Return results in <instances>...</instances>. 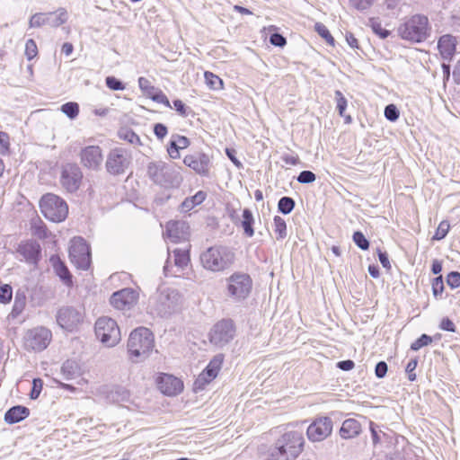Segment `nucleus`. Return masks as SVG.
<instances>
[{"mask_svg": "<svg viewBox=\"0 0 460 460\" xmlns=\"http://www.w3.org/2000/svg\"><path fill=\"white\" fill-rule=\"evenodd\" d=\"M305 438L298 430L285 432L270 449L269 460H294L303 451Z\"/></svg>", "mask_w": 460, "mask_h": 460, "instance_id": "obj_1", "label": "nucleus"}, {"mask_svg": "<svg viewBox=\"0 0 460 460\" xmlns=\"http://www.w3.org/2000/svg\"><path fill=\"white\" fill-rule=\"evenodd\" d=\"M180 169L164 161H152L147 164V175L164 188H178L183 181Z\"/></svg>", "mask_w": 460, "mask_h": 460, "instance_id": "obj_2", "label": "nucleus"}, {"mask_svg": "<svg viewBox=\"0 0 460 460\" xmlns=\"http://www.w3.org/2000/svg\"><path fill=\"white\" fill-rule=\"evenodd\" d=\"M154 348V336L145 327H139L131 332L128 341V350L133 362L145 359Z\"/></svg>", "mask_w": 460, "mask_h": 460, "instance_id": "obj_3", "label": "nucleus"}, {"mask_svg": "<svg viewBox=\"0 0 460 460\" xmlns=\"http://www.w3.org/2000/svg\"><path fill=\"white\" fill-rule=\"evenodd\" d=\"M429 19L422 14H415L406 20L398 28L402 39L411 42H422L430 35Z\"/></svg>", "mask_w": 460, "mask_h": 460, "instance_id": "obj_4", "label": "nucleus"}, {"mask_svg": "<svg viewBox=\"0 0 460 460\" xmlns=\"http://www.w3.org/2000/svg\"><path fill=\"white\" fill-rule=\"evenodd\" d=\"M234 261V253L225 246H213L200 256L202 266L212 272L223 271L229 268Z\"/></svg>", "mask_w": 460, "mask_h": 460, "instance_id": "obj_5", "label": "nucleus"}, {"mask_svg": "<svg viewBox=\"0 0 460 460\" xmlns=\"http://www.w3.org/2000/svg\"><path fill=\"white\" fill-rule=\"evenodd\" d=\"M181 296L173 288L161 287L150 299L152 309L160 316L164 317L176 312L180 307Z\"/></svg>", "mask_w": 460, "mask_h": 460, "instance_id": "obj_6", "label": "nucleus"}, {"mask_svg": "<svg viewBox=\"0 0 460 460\" xmlns=\"http://www.w3.org/2000/svg\"><path fill=\"white\" fill-rule=\"evenodd\" d=\"M40 208L44 217L53 222L65 220L68 214L66 201L52 193H48L41 198Z\"/></svg>", "mask_w": 460, "mask_h": 460, "instance_id": "obj_7", "label": "nucleus"}, {"mask_svg": "<svg viewBox=\"0 0 460 460\" xmlns=\"http://www.w3.org/2000/svg\"><path fill=\"white\" fill-rule=\"evenodd\" d=\"M95 334L107 347H113L120 341V331L115 320L108 316L100 317L95 323Z\"/></svg>", "mask_w": 460, "mask_h": 460, "instance_id": "obj_8", "label": "nucleus"}, {"mask_svg": "<svg viewBox=\"0 0 460 460\" xmlns=\"http://www.w3.org/2000/svg\"><path fill=\"white\" fill-rule=\"evenodd\" d=\"M252 287V281L248 274L236 272L227 279V292L234 300L245 299L251 293Z\"/></svg>", "mask_w": 460, "mask_h": 460, "instance_id": "obj_9", "label": "nucleus"}, {"mask_svg": "<svg viewBox=\"0 0 460 460\" xmlns=\"http://www.w3.org/2000/svg\"><path fill=\"white\" fill-rule=\"evenodd\" d=\"M69 258L71 262L83 270L89 269L91 264L90 248L84 238L75 237L71 240L69 247Z\"/></svg>", "mask_w": 460, "mask_h": 460, "instance_id": "obj_10", "label": "nucleus"}, {"mask_svg": "<svg viewBox=\"0 0 460 460\" xmlns=\"http://www.w3.org/2000/svg\"><path fill=\"white\" fill-rule=\"evenodd\" d=\"M84 311L74 306H63L57 314V323L64 330L74 332L83 323Z\"/></svg>", "mask_w": 460, "mask_h": 460, "instance_id": "obj_11", "label": "nucleus"}, {"mask_svg": "<svg viewBox=\"0 0 460 460\" xmlns=\"http://www.w3.org/2000/svg\"><path fill=\"white\" fill-rule=\"evenodd\" d=\"M129 153L121 147H116L110 151L106 159L107 172L113 175L122 174L130 164Z\"/></svg>", "mask_w": 460, "mask_h": 460, "instance_id": "obj_12", "label": "nucleus"}, {"mask_svg": "<svg viewBox=\"0 0 460 460\" xmlns=\"http://www.w3.org/2000/svg\"><path fill=\"white\" fill-rule=\"evenodd\" d=\"M235 335V328L232 320H221L210 331V342L222 348L229 343Z\"/></svg>", "mask_w": 460, "mask_h": 460, "instance_id": "obj_13", "label": "nucleus"}, {"mask_svg": "<svg viewBox=\"0 0 460 460\" xmlns=\"http://www.w3.org/2000/svg\"><path fill=\"white\" fill-rule=\"evenodd\" d=\"M67 19L68 14L65 8H58L55 12L33 14L29 21V26L31 28H38L43 25L58 27L66 22Z\"/></svg>", "mask_w": 460, "mask_h": 460, "instance_id": "obj_14", "label": "nucleus"}, {"mask_svg": "<svg viewBox=\"0 0 460 460\" xmlns=\"http://www.w3.org/2000/svg\"><path fill=\"white\" fill-rule=\"evenodd\" d=\"M51 332L45 327H37L29 330L24 336V346L27 349L41 351L45 349L51 341Z\"/></svg>", "mask_w": 460, "mask_h": 460, "instance_id": "obj_15", "label": "nucleus"}, {"mask_svg": "<svg viewBox=\"0 0 460 460\" xmlns=\"http://www.w3.org/2000/svg\"><path fill=\"white\" fill-rule=\"evenodd\" d=\"M83 172L75 164H66L62 167L60 182L68 192L76 191L82 183Z\"/></svg>", "mask_w": 460, "mask_h": 460, "instance_id": "obj_16", "label": "nucleus"}, {"mask_svg": "<svg viewBox=\"0 0 460 460\" xmlns=\"http://www.w3.org/2000/svg\"><path fill=\"white\" fill-rule=\"evenodd\" d=\"M222 363V355H217L210 360L207 367L199 375L194 382L193 388L195 392L203 390L208 384L217 377Z\"/></svg>", "mask_w": 460, "mask_h": 460, "instance_id": "obj_17", "label": "nucleus"}, {"mask_svg": "<svg viewBox=\"0 0 460 460\" xmlns=\"http://www.w3.org/2000/svg\"><path fill=\"white\" fill-rule=\"evenodd\" d=\"M332 431V420L329 417H320L312 422L306 430L308 439L320 442L328 438Z\"/></svg>", "mask_w": 460, "mask_h": 460, "instance_id": "obj_18", "label": "nucleus"}, {"mask_svg": "<svg viewBox=\"0 0 460 460\" xmlns=\"http://www.w3.org/2000/svg\"><path fill=\"white\" fill-rule=\"evenodd\" d=\"M183 164L200 176H209L212 163L209 155L205 153L187 155Z\"/></svg>", "mask_w": 460, "mask_h": 460, "instance_id": "obj_19", "label": "nucleus"}, {"mask_svg": "<svg viewBox=\"0 0 460 460\" xmlns=\"http://www.w3.org/2000/svg\"><path fill=\"white\" fill-rule=\"evenodd\" d=\"M137 291L127 288L114 292L111 296L110 302L119 310H129L137 303Z\"/></svg>", "mask_w": 460, "mask_h": 460, "instance_id": "obj_20", "label": "nucleus"}, {"mask_svg": "<svg viewBox=\"0 0 460 460\" xmlns=\"http://www.w3.org/2000/svg\"><path fill=\"white\" fill-rule=\"evenodd\" d=\"M80 161L84 167L98 171L102 164L103 155L99 146H88L81 149Z\"/></svg>", "mask_w": 460, "mask_h": 460, "instance_id": "obj_21", "label": "nucleus"}, {"mask_svg": "<svg viewBox=\"0 0 460 460\" xmlns=\"http://www.w3.org/2000/svg\"><path fill=\"white\" fill-rule=\"evenodd\" d=\"M157 385L159 390L168 396L177 395L183 389V383L180 378L167 374L159 377Z\"/></svg>", "mask_w": 460, "mask_h": 460, "instance_id": "obj_22", "label": "nucleus"}, {"mask_svg": "<svg viewBox=\"0 0 460 460\" xmlns=\"http://www.w3.org/2000/svg\"><path fill=\"white\" fill-rule=\"evenodd\" d=\"M164 235L172 243L186 241L189 237V226L183 221H170L166 225Z\"/></svg>", "mask_w": 460, "mask_h": 460, "instance_id": "obj_23", "label": "nucleus"}, {"mask_svg": "<svg viewBox=\"0 0 460 460\" xmlns=\"http://www.w3.org/2000/svg\"><path fill=\"white\" fill-rule=\"evenodd\" d=\"M16 252L28 263L36 264L40 255V246L35 241L22 242Z\"/></svg>", "mask_w": 460, "mask_h": 460, "instance_id": "obj_24", "label": "nucleus"}, {"mask_svg": "<svg viewBox=\"0 0 460 460\" xmlns=\"http://www.w3.org/2000/svg\"><path fill=\"white\" fill-rule=\"evenodd\" d=\"M360 431V423L355 419H348L343 421L340 434L342 438L349 439L357 437Z\"/></svg>", "mask_w": 460, "mask_h": 460, "instance_id": "obj_25", "label": "nucleus"}, {"mask_svg": "<svg viewBox=\"0 0 460 460\" xmlns=\"http://www.w3.org/2000/svg\"><path fill=\"white\" fill-rule=\"evenodd\" d=\"M456 39L449 34L443 35L439 38L438 48L443 58H449L454 55L456 51Z\"/></svg>", "mask_w": 460, "mask_h": 460, "instance_id": "obj_26", "label": "nucleus"}, {"mask_svg": "<svg viewBox=\"0 0 460 460\" xmlns=\"http://www.w3.org/2000/svg\"><path fill=\"white\" fill-rule=\"evenodd\" d=\"M27 304V295L25 290L18 289L15 292L13 305L8 317L12 319L18 318L24 311Z\"/></svg>", "mask_w": 460, "mask_h": 460, "instance_id": "obj_27", "label": "nucleus"}, {"mask_svg": "<svg viewBox=\"0 0 460 460\" xmlns=\"http://www.w3.org/2000/svg\"><path fill=\"white\" fill-rule=\"evenodd\" d=\"M30 414L27 407L17 405L9 409L4 414V420L9 424H14L22 421Z\"/></svg>", "mask_w": 460, "mask_h": 460, "instance_id": "obj_28", "label": "nucleus"}, {"mask_svg": "<svg viewBox=\"0 0 460 460\" xmlns=\"http://www.w3.org/2000/svg\"><path fill=\"white\" fill-rule=\"evenodd\" d=\"M61 373L65 379L73 380L80 377L82 375V368L79 363L73 359L65 361L61 367Z\"/></svg>", "mask_w": 460, "mask_h": 460, "instance_id": "obj_29", "label": "nucleus"}, {"mask_svg": "<svg viewBox=\"0 0 460 460\" xmlns=\"http://www.w3.org/2000/svg\"><path fill=\"white\" fill-rule=\"evenodd\" d=\"M51 261L53 262L57 275L63 280V282L66 286H71L72 276L66 266L64 264V262H62L58 257H52Z\"/></svg>", "mask_w": 460, "mask_h": 460, "instance_id": "obj_30", "label": "nucleus"}, {"mask_svg": "<svg viewBox=\"0 0 460 460\" xmlns=\"http://www.w3.org/2000/svg\"><path fill=\"white\" fill-rule=\"evenodd\" d=\"M207 198V193L203 190L198 191L195 195L186 198L181 203V210L183 212H189L196 206L201 204Z\"/></svg>", "mask_w": 460, "mask_h": 460, "instance_id": "obj_31", "label": "nucleus"}, {"mask_svg": "<svg viewBox=\"0 0 460 460\" xmlns=\"http://www.w3.org/2000/svg\"><path fill=\"white\" fill-rule=\"evenodd\" d=\"M174 266L179 270H183L190 261L188 245L184 248H178L172 251Z\"/></svg>", "mask_w": 460, "mask_h": 460, "instance_id": "obj_32", "label": "nucleus"}, {"mask_svg": "<svg viewBox=\"0 0 460 460\" xmlns=\"http://www.w3.org/2000/svg\"><path fill=\"white\" fill-rule=\"evenodd\" d=\"M254 217L252 211L249 208H244L243 210V220L241 222V226L243 229L245 235L248 237H252L254 234L253 226Z\"/></svg>", "mask_w": 460, "mask_h": 460, "instance_id": "obj_33", "label": "nucleus"}, {"mask_svg": "<svg viewBox=\"0 0 460 460\" xmlns=\"http://www.w3.org/2000/svg\"><path fill=\"white\" fill-rule=\"evenodd\" d=\"M108 398L113 402H126L129 398V393L123 387H116L110 392Z\"/></svg>", "mask_w": 460, "mask_h": 460, "instance_id": "obj_34", "label": "nucleus"}, {"mask_svg": "<svg viewBox=\"0 0 460 460\" xmlns=\"http://www.w3.org/2000/svg\"><path fill=\"white\" fill-rule=\"evenodd\" d=\"M274 232L277 234L278 240H282L287 236V224L286 221L279 216H275L273 218Z\"/></svg>", "mask_w": 460, "mask_h": 460, "instance_id": "obj_35", "label": "nucleus"}, {"mask_svg": "<svg viewBox=\"0 0 460 460\" xmlns=\"http://www.w3.org/2000/svg\"><path fill=\"white\" fill-rule=\"evenodd\" d=\"M207 85L212 90H219L223 87V81L217 75L211 72H205L204 74Z\"/></svg>", "mask_w": 460, "mask_h": 460, "instance_id": "obj_36", "label": "nucleus"}, {"mask_svg": "<svg viewBox=\"0 0 460 460\" xmlns=\"http://www.w3.org/2000/svg\"><path fill=\"white\" fill-rule=\"evenodd\" d=\"M295 208V200L290 197H282L278 202V209L282 214H289Z\"/></svg>", "mask_w": 460, "mask_h": 460, "instance_id": "obj_37", "label": "nucleus"}, {"mask_svg": "<svg viewBox=\"0 0 460 460\" xmlns=\"http://www.w3.org/2000/svg\"><path fill=\"white\" fill-rule=\"evenodd\" d=\"M138 86L142 93L149 98H151L157 90L156 87L151 84L147 78L143 76L138 78Z\"/></svg>", "mask_w": 460, "mask_h": 460, "instance_id": "obj_38", "label": "nucleus"}, {"mask_svg": "<svg viewBox=\"0 0 460 460\" xmlns=\"http://www.w3.org/2000/svg\"><path fill=\"white\" fill-rule=\"evenodd\" d=\"M369 26L371 27L374 33L378 35L381 39H386L390 35V31L384 29L381 22L377 19H370Z\"/></svg>", "mask_w": 460, "mask_h": 460, "instance_id": "obj_39", "label": "nucleus"}, {"mask_svg": "<svg viewBox=\"0 0 460 460\" xmlns=\"http://www.w3.org/2000/svg\"><path fill=\"white\" fill-rule=\"evenodd\" d=\"M61 111L69 119H73L77 117L79 113V105L76 102H66L61 106Z\"/></svg>", "mask_w": 460, "mask_h": 460, "instance_id": "obj_40", "label": "nucleus"}, {"mask_svg": "<svg viewBox=\"0 0 460 460\" xmlns=\"http://www.w3.org/2000/svg\"><path fill=\"white\" fill-rule=\"evenodd\" d=\"M314 29H315V31H317V33L322 38H323L326 40L327 43H329L332 46L334 45V39L332 36V34L330 33V31L327 29V27L323 23L316 22L315 25H314Z\"/></svg>", "mask_w": 460, "mask_h": 460, "instance_id": "obj_41", "label": "nucleus"}, {"mask_svg": "<svg viewBox=\"0 0 460 460\" xmlns=\"http://www.w3.org/2000/svg\"><path fill=\"white\" fill-rule=\"evenodd\" d=\"M13 297V288L8 284H3L0 286V303L8 304L11 302Z\"/></svg>", "mask_w": 460, "mask_h": 460, "instance_id": "obj_42", "label": "nucleus"}, {"mask_svg": "<svg viewBox=\"0 0 460 460\" xmlns=\"http://www.w3.org/2000/svg\"><path fill=\"white\" fill-rule=\"evenodd\" d=\"M432 342V338L427 334H422L419 339H417L411 345V349L417 351L422 347L428 346Z\"/></svg>", "mask_w": 460, "mask_h": 460, "instance_id": "obj_43", "label": "nucleus"}, {"mask_svg": "<svg viewBox=\"0 0 460 460\" xmlns=\"http://www.w3.org/2000/svg\"><path fill=\"white\" fill-rule=\"evenodd\" d=\"M444 291L442 276L436 277L432 281V293L435 297H440Z\"/></svg>", "mask_w": 460, "mask_h": 460, "instance_id": "obj_44", "label": "nucleus"}, {"mask_svg": "<svg viewBox=\"0 0 460 460\" xmlns=\"http://www.w3.org/2000/svg\"><path fill=\"white\" fill-rule=\"evenodd\" d=\"M353 241L361 250H367L369 247V242L359 231H357L353 234Z\"/></svg>", "mask_w": 460, "mask_h": 460, "instance_id": "obj_45", "label": "nucleus"}, {"mask_svg": "<svg viewBox=\"0 0 460 460\" xmlns=\"http://www.w3.org/2000/svg\"><path fill=\"white\" fill-rule=\"evenodd\" d=\"M449 223L447 221H441L438 225L437 231L433 236L435 240H441L446 237L449 230Z\"/></svg>", "mask_w": 460, "mask_h": 460, "instance_id": "obj_46", "label": "nucleus"}, {"mask_svg": "<svg viewBox=\"0 0 460 460\" xmlns=\"http://www.w3.org/2000/svg\"><path fill=\"white\" fill-rule=\"evenodd\" d=\"M400 112L394 104H389L385 108V117L390 121L398 119Z\"/></svg>", "mask_w": 460, "mask_h": 460, "instance_id": "obj_47", "label": "nucleus"}, {"mask_svg": "<svg viewBox=\"0 0 460 460\" xmlns=\"http://www.w3.org/2000/svg\"><path fill=\"white\" fill-rule=\"evenodd\" d=\"M38 54V48L33 40H28L25 44V55L29 60L32 59Z\"/></svg>", "mask_w": 460, "mask_h": 460, "instance_id": "obj_48", "label": "nucleus"}, {"mask_svg": "<svg viewBox=\"0 0 460 460\" xmlns=\"http://www.w3.org/2000/svg\"><path fill=\"white\" fill-rule=\"evenodd\" d=\"M105 83L111 90L122 91L125 89V85L123 84V83L114 76L106 77Z\"/></svg>", "mask_w": 460, "mask_h": 460, "instance_id": "obj_49", "label": "nucleus"}, {"mask_svg": "<svg viewBox=\"0 0 460 460\" xmlns=\"http://www.w3.org/2000/svg\"><path fill=\"white\" fill-rule=\"evenodd\" d=\"M315 179V174L311 171H302L296 178L297 181L303 184L312 183Z\"/></svg>", "mask_w": 460, "mask_h": 460, "instance_id": "obj_50", "label": "nucleus"}, {"mask_svg": "<svg viewBox=\"0 0 460 460\" xmlns=\"http://www.w3.org/2000/svg\"><path fill=\"white\" fill-rule=\"evenodd\" d=\"M400 0H385L384 7L388 14L397 15L399 12Z\"/></svg>", "mask_w": 460, "mask_h": 460, "instance_id": "obj_51", "label": "nucleus"}, {"mask_svg": "<svg viewBox=\"0 0 460 460\" xmlns=\"http://www.w3.org/2000/svg\"><path fill=\"white\" fill-rule=\"evenodd\" d=\"M335 99L337 102V109L341 116H344V111L347 107V100L343 96L341 91L335 92Z\"/></svg>", "mask_w": 460, "mask_h": 460, "instance_id": "obj_52", "label": "nucleus"}, {"mask_svg": "<svg viewBox=\"0 0 460 460\" xmlns=\"http://www.w3.org/2000/svg\"><path fill=\"white\" fill-rule=\"evenodd\" d=\"M375 0H349V4L359 11H365L368 9Z\"/></svg>", "mask_w": 460, "mask_h": 460, "instance_id": "obj_53", "label": "nucleus"}, {"mask_svg": "<svg viewBox=\"0 0 460 460\" xmlns=\"http://www.w3.org/2000/svg\"><path fill=\"white\" fill-rule=\"evenodd\" d=\"M119 135H120L121 138L127 140L128 142H129L132 145H140L139 137L135 132H133L131 130H125V131L121 132Z\"/></svg>", "mask_w": 460, "mask_h": 460, "instance_id": "obj_54", "label": "nucleus"}, {"mask_svg": "<svg viewBox=\"0 0 460 460\" xmlns=\"http://www.w3.org/2000/svg\"><path fill=\"white\" fill-rule=\"evenodd\" d=\"M43 382L40 378H34L32 381V389L31 391L30 396L31 399H37L42 390Z\"/></svg>", "mask_w": 460, "mask_h": 460, "instance_id": "obj_55", "label": "nucleus"}, {"mask_svg": "<svg viewBox=\"0 0 460 460\" xmlns=\"http://www.w3.org/2000/svg\"><path fill=\"white\" fill-rule=\"evenodd\" d=\"M447 283L451 288L460 287V273L457 271H451L447 277Z\"/></svg>", "mask_w": 460, "mask_h": 460, "instance_id": "obj_56", "label": "nucleus"}, {"mask_svg": "<svg viewBox=\"0 0 460 460\" xmlns=\"http://www.w3.org/2000/svg\"><path fill=\"white\" fill-rule=\"evenodd\" d=\"M180 150H181V149L178 148L177 143L172 137L171 140H170V143L168 145V147H167V153H168L169 156L172 159H178V158H180V156H181Z\"/></svg>", "mask_w": 460, "mask_h": 460, "instance_id": "obj_57", "label": "nucleus"}, {"mask_svg": "<svg viewBox=\"0 0 460 460\" xmlns=\"http://www.w3.org/2000/svg\"><path fill=\"white\" fill-rule=\"evenodd\" d=\"M153 101L162 103L167 107H171L170 102L166 95L159 89L155 91V93L153 94V96L150 98Z\"/></svg>", "mask_w": 460, "mask_h": 460, "instance_id": "obj_58", "label": "nucleus"}, {"mask_svg": "<svg viewBox=\"0 0 460 460\" xmlns=\"http://www.w3.org/2000/svg\"><path fill=\"white\" fill-rule=\"evenodd\" d=\"M369 429L371 431L373 443L377 444L380 441V433H382V430L373 421H370Z\"/></svg>", "mask_w": 460, "mask_h": 460, "instance_id": "obj_59", "label": "nucleus"}, {"mask_svg": "<svg viewBox=\"0 0 460 460\" xmlns=\"http://www.w3.org/2000/svg\"><path fill=\"white\" fill-rule=\"evenodd\" d=\"M270 41L272 45L277 47H283L286 45V39L279 33H273L270 35Z\"/></svg>", "mask_w": 460, "mask_h": 460, "instance_id": "obj_60", "label": "nucleus"}, {"mask_svg": "<svg viewBox=\"0 0 460 460\" xmlns=\"http://www.w3.org/2000/svg\"><path fill=\"white\" fill-rule=\"evenodd\" d=\"M167 128L162 123H156L154 126V133L158 139H163L167 135Z\"/></svg>", "mask_w": 460, "mask_h": 460, "instance_id": "obj_61", "label": "nucleus"}, {"mask_svg": "<svg viewBox=\"0 0 460 460\" xmlns=\"http://www.w3.org/2000/svg\"><path fill=\"white\" fill-rule=\"evenodd\" d=\"M9 147V137L6 133L0 131V153L6 154Z\"/></svg>", "mask_w": 460, "mask_h": 460, "instance_id": "obj_62", "label": "nucleus"}, {"mask_svg": "<svg viewBox=\"0 0 460 460\" xmlns=\"http://www.w3.org/2000/svg\"><path fill=\"white\" fill-rule=\"evenodd\" d=\"M387 369V364L385 361L378 362L375 368L376 377L383 378L386 375Z\"/></svg>", "mask_w": 460, "mask_h": 460, "instance_id": "obj_63", "label": "nucleus"}, {"mask_svg": "<svg viewBox=\"0 0 460 460\" xmlns=\"http://www.w3.org/2000/svg\"><path fill=\"white\" fill-rule=\"evenodd\" d=\"M172 137L175 140V142L177 143L178 145V148H181V149H185L187 148L190 142L189 140L188 137H184V136H180V135H173L172 136Z\"/></svg>", "mask_w": 460, "mask_h": 460, "instance_id": "obj_64", "label": "nucleus"}]
</instances>
